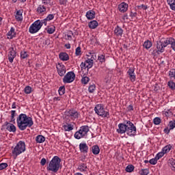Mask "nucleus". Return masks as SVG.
<instances>
[{"label": "nucleus", "mask_w": 175, "mask_h": 175, "mask_svg": "<svg viewBox=\"0 0 175 175\" xmlns=\"http://www.w3.org/2000/svg\"><path fill=\"white\" fill-rule=\"evenodd\" d=\"M118 129L116 130L118 133H126L128 136H136V126L132 122L128 120L118 124Z\"/></svg>", "instance_id": "obj_1"}, {"label": "nucleus", "mask_w": 175, "mask_h": 175, "mask_svg": "<svg viewBox=\"0 0 175 175\" xmlns=\"http://www.w3.org/2000/svg\"><path fill=\"white\" fill-rule=\"evenodd\" d=\"M16 124L20 131H25L27 128H31L33 125V120L27 114L21 113L16 118Z\"/></svg>", "instance_id": "obj_2"}, {"label": "nucleus", "mask_w": 175, "mask_h": 175, "mask_svg": "<svg viewBox=\"0 0 175 175\" xmlns=\"http://www.w3.org/2000/svg\"><path fill=\"white\" fill-rule=\"evenodd\" d=\"M61 165V158L58 156H54L51 161L49 163L46 170L48 172H53V173H57L59 170V165Z\"/></svg>", "instance_id": "obj_3"}, {"label": "nucleus", "mask_w": 175, "mask_h": 175, "mask_svg": "<svg viewBox=\"0 0 175 175\" xmlns=\"http://www.w3.org/2000/svg\"><path fill=\"white\" fill-rule=\"evenodd\" d=\"M172 38H161L159 41L157 42V49L153 51V53H163L165 51V47H167L170 44Z\"/></svg>", "instance_id": "obj_4"}, {"label": "nucleus", "mask_w": 175, "mask_h": 175, "mask_svg": "<svg viewBox=\"0 0 175 175\" xmlns=\"http://www.w3.org/2000/svg\"><path fill=\"white\" fill-rule=\"evenodd\" d=\"M94 111L97 116L103 117V118H110V113L109 110L105 109V105L103 104H98L94 107Z\"/></svg>", "instance_id": "obj_5"}, {"label": "nucleus", "mask_w": 175, "mask_h": 175, "mask_svg": "<svg viewBox=\"0 0 175 175\" xmlns=\"http://www.w3.org/2000/svg\"><path fill=\"white\" fill-rule=\"evenodd\" d=\"M25 151V142L24 141H19L16 146L12 150V154L14 155V159L20 155V154H23Z\"/></svg>", "instance_id": "obj_6"}, {"label": "nucleus", "mask_w": 175, "mask_h": 175, "mask_svg": "<svg viewBox=\"0 0 175 175\" xmlns=\"http://www.w3.org/2000/svg\"><path fill=\"white\" fill-rule=\"evenodd\" d=\"M80 113L75 110V109H69L68 111H65V120L66 122H70V120L75 121V120H77ZM70 118V119H69Z\"/></svg>", "instance_id": "obj_7"}, {"label": "nucleus", "mask_w": 175, "mask_h": 175, "mask_svg": "<svg viewBox=\"0 0 175 175\" xmlns=\"http://www.w3.org/2000/svg\"><path fill=\"white\" fill-rule=\"evenodd\" d=\"M75 79L76 74H75V72L70 71L64 75L63 78V83H64V84H69L70 83H73Z\"/></svg>", "instance_id": "obj_8"}, {"label": "nucleus", "mask_w": 175, "mask_h": 175, "mask_svg": "<svg viewBox=\"0 0 175 175\" xmlns=\"http://www.w3.org/2000/svg\"><path fill=\"white\" fill-rule=\"evenodd\" d=\"M42 28V25L39 23V21H36L29 28V32L30 33H36L40 31Z\"/></svg>", "instance_id": "obj_9"}, {"label": "nucleus", "mask_w": 175, "mask_h": 175, "mask_svg": "<svg viewBox=\"0 0 175 175\" xmlns=\"http://www.w3.org/2000/svg\"><path fill=\"white\" fill-rule=\"evenodd\" d=\"M80 66L81 70H83V69H87V72H88L90 69H91V68L94 66V59H88L85 61V62H82Z\"/></svg>", "instance_id": "obj_10"}, {"label": "nucleus", "mask_w": 175, "mask_h": 175, "mask_svg": "<svg viewBox=\"0 0 175 175\" xmlns=\"http://www.w3.org/2000/svg\"><path fill=\"white\" fill-rule=\"evenodd\" d=\"M56 69L59 76L61 77H64V76H65V73H66V68H65V66L62 64V63L56 64Z\"/></svg>", "instance_id": "obj_11"}, {"label": "nucleus", "mask_w": 175, "mask_h": 175, "mask_svg": "<svg viewBox=\"0 0 175 175\" xmlns=\"http://www.w3.org/2000/svg\"><path fill=\"white\" fill-rule=\"evenodd\" d=\"M9 53H8V61L10 64H13V61L14 58H16V49L14 50V47H10L9 49Z\"/></svg>", "instance_id": "obj_12"}, {"label": "nucleus", "mask_w": 175, "mask_h": 175, "mask_svg": "<svg viewBox=\"0 0 175 175\" xmlns=\"http://www.w3.org/2000/svg\"><path fill=\"white\" fill-rule=\"evenodd\" d=\"M130 81L135 83L136 81V75H135V68H130L127 72Z\"/></svg>", "instance_id": "obj_13"}, {"label": "nucleus", "mask_w": 175, "mask_h": 175, "mask_svg": "<svg viewBox=\"0 0 175 175\" xmlns=\"http://www.w3.org/2000/svg\"><path fill=\"white\" fill-rule=\"evenodd\" d=\"M4 126H6V129L9 131V132H16V128L14 124L12 123H9L8 122H5L4 124Z\"/></svg>", "instance_id": "obj_14"}, {"label": "nucleus", "mask_w": 175, "mask_h": 175, "mask_svg": "<svg viewBox=\"0 0 175 175\" xmlns=\"http://www.w3.org/2000/svg\"><path fill=\"white\" fill-rule=\"evenodd\" d=\"M79 150L81 152L87 154V152H88V146H87V144L85 143H81L79 144Z\"/></svg>", "instance_id": "obj_15"}, {"label": "nucleus", "mask_w": 175, "mask_h": 175, "mask_svg": "<svg viewBox=\"0 0 175 175\" xmlns=\"http://www.w3.org/2000/svg\"><path fill=\"white\" fill-rule=\"evenodd\" d=\"M59 58L61 61H69V55L66 52H61L59 54Z\"/></svg>", "instance_id": "obj_16"}, {"label": "nucleus", "mask_w": 175, "mask_h": 175, "mask_svg": "<svg viewBox=\"0 0 175 175\" xmlns=\"http://www.w3.org/2000/svg\"><path fill=\"white\" fill-rule=\"evenodd\" d=\"M85 16L88 20H94V18H95V11L92 10H89L86 12Z\"/></svg>", "instance_id": "obj_17"}, {"label": "nucleus", "mask_w": 175, "mask_h": 175, "mask_svg": "<svg viewBox=\"0 0 175 175\" xmlns=\"http://www.w3.org/2000/svg\"><path fill=\"white\" fill-rule=\"evenodd\" d=\"M118 10L122 13H125L128 10V4L126 3H122L118 5Z\"/></svg>", "instance_id": "obj_18"}, {"label": "nucleus", "mask_w": 175, "mask_h": 175, "mask_svg": "<svg viewBox=\"0 0 175 175\" xmlns=\"http://www.w3.org/2000/svg\"><path fill=\"white\" fill-rule=\"evenodd\" d=\"M84 136L85 135H84V133H83V130L81 129V127L74 135V137H75V139H77L78 140H79V139H81L82 137H84Z\"/></svg>", "instance_id": "obj_19"}, {"label": "nucleus", "mask_w": 175, "mask_h": 175, "mask_svg": "<svg viewBox=\"0 0 175 175\" xmlns=\"http://www.w3.org/2000/svg\"><path fill=\"white\" fill-rule=\"evenodd\" d=\"M47 10V8H46V6L40 5L37 8V13L38 14H44V12Z\"/></svg>", "instance_id": "obj_20"}, {"label": "nucleus", "mask_w": 175, "mask_h": 175, "mask_svg": "<svg viewBox=\"0 0 175 175\" xmlns=\"http://www.w3.org/2000/svg\"><path fill=\"white\" fill-rule=\"evenodd\" d=\"M114 33L116 36H122V33H124V30L120 26L117 25L115 28Z\"/></svg>", "instance_id": "obj_21"}, {"label": "nucleus", "mask_w": 175, "mask_h": 175, "mask_svg": "<svg viewBox=\"0 0 175 175\" xmlns=\"http://www.w3.org/2000/svg\"><path fill=\"white\" fill-rule=\"evenodd\" d=\"M87 75H88V72H86V73L83 74L81 80L82 84H88L90 81V77H87Z\"/></svg>", "instance_id": "obj_22"}, {"label": "nucleus", "mask_w": 175, "mask_h": 175, "mask_svg": "<svg viewBox=\"0 0 175 175\" xmlns=\"http://www.w3.org/2000/svg\"><path fill=\"white\" fill-rule=\"evenodd\" d=\"M99 25V23L96 21H92L88 23V27L90 29H95Z\"/></svg>", "instance_id": "obj_23"}, {"label": "nucleus", "mask_w": 175, "mask_h": 175, "mask_svg": "<svg viewBox=\"0 0 175 175\" xmlns=\"http://www.w3.org/2000/svg\"><path fill=\"white\" fill-rule=\"evenodd\" d=\"M92 152L94 154V155H98L99 154V152H100V149L99 148V146L94 145L92 148Z\"/></svg>", "instance_id": "obj_24"}, {"label": "nucleus", "mask_w": 175, "mask_h": 175, "mask_svg": "<svg viewBox=\"0 0 175 175\" xmlns=\"http://www.w3.org/2000/svg\"><path fill=\"white\" fill-rule=\"evenodd\" d=\"M111 77H113V74L108 72L104 79V81L106 84H110L111 82Z\"/></svg>", "instance_id": "obj_25"}, {"label": "nucleus", "mask_w": 175, "mask_h": 175, "mask_svg": "<svg viewBox=\"0 0 175 175\" xmlns=\"http://www.w3.org/2000/svg\"><path fill=\"white\" fill-rule=\"evenodd\" d=\"M15 19L16 21H23V12L21 10L16 11Z\"/></svg>", "instance_id": "obj_26"}, {"label": "nucleus", "mask_w": 175, "mask_h": 175, "mask_svg": "<svg viewBox=\"0 0 175 175\" xmlns=\"http://www.w3.org/2000/svg\"><path fill=\"white\" fill-rule=\"evenodd\" d=\"M63 128L66 132H70V131H73V125L69 123H66V124L63 125Z\"/></svg>", "instance_id": "obj_27"}, {"label": "nucleus", "mask_w": 175, "mask_h": 175, "mask_svg": "<svg viewBox=\"0 0 175 175\" xmlns=\"http://www.w3.org/2000/svg\"><path fill=\"white\" fill-rule=\"evenodd\" d=\"M46 141V137H44V136L43 135H38L36 137V143H44V142Z\"/></svg>", "instance_id": "obj_28"}, {"label": "nucleus", "mask_w": 175, "mask_h": 175, "mask_svg": "<svg viewBox=\"0 0 175 175\" xmlns=\"http://www.w3.org/2000/svg\"><path fill=\"white\" fill-rule=\"evenodd\" d=\"M8 36H10V39H13V38H16V32L14 31V28L11 27L10 31L7 33Z\"/></svg>", "instance_id": "obj_29"}, {"label": "nucleus", "mask_w": 175, "mask_h": 175, "mask_svg": "<svg viewBox=\"0 0 175 175\" xmlns=\"http://www.w3.org/2000/svg\"><path fill=\"white\" fill-rule=\"evenodd\" d=\"M168 165L171 167L172 170L175 172V160L174 159H170L168 161Z\"/></svg>", "instance_id": "obj_30"}, {"label": "nucleus", "mask_w": 175, "mask_h": 175, "mask_svg": "<svg viewBox=\"0 0 175 175\" xmlns=\"http://www.w3.org/2000/svg\"><path fill=\"white\" fill-rule=\"evenodd\" d=\"M152 46V42L150 40H146L143 46L146 49V50H148V49H151V46Z\"/></svg>", "instance_id": "obj_31"}, {"label": "nucleus", "mask_w": 175, "mask_h": 175, "mask_svg": "<svg viewBox=\"0 0 175 175\" xmlns=\"http://www.w3.org/2000/svg\"><path fill=\"white\" fill-rule=\"evenodd\" d=\"M170 150H172V145L168 144L164 146L161 151H163L164 154H167V152H169Z\"/></svg>", "instance_id": "obj_32"}, {"label": "nucleus", "mask_w": 175, "mask_h": 175, "mask_svg": "<svg viewBox=\"0 0 175 175\" xmlns=\"http://www.w3.org/2000/svg\"><path fill=\"white\" fill-rule=\"evenodd\" d=\"M81 129H82L84 136L87 135L88 132H90V127L88 126H81Z\"/></svg>", "instance_id": "obj_33"}, {"label": "nucleus", "mask_w": 175, "mask_h": 175, "mask_svg": "<svg viewBox=\"0 0 175 175\" xmlns=\"http://www.w3.org/2000/svg\"><path fill=\"white\" fill-rule=\"evenodd\" d=\"M66 38V40H72V36H73V31L69 30L67 31V33L64 35Z\"/></svg>", "instance_id": "obj_34"}, {"label": "nucleus", "mask_w": 175, "mask_h": 175, "mask_svg": "<svg viewBox=\"0 0 175 175\" xmlns=\"http://www.w3.org/2000/svg\"><path fill=\"white\" fill-rule=\"evenodd\" d=\"M28 57H29V55L27 51H22L21 52V58H22V59H25V58H28Z\"/></svg>", "instance_id": "obj_35"}, {"label": "nucleus", "mask_w": 175, "mask_h": 175, "mask_svg": "<svg viewBox=\"0 0 175 175\" xmlns=\"http://www.w3.org/2000/svg\"><path fill=\"white\" fill-rule=\"evenodd\" d=\"M133 170H135V166H133V165H129L126 167V172L127 173H132Z\"/></svg>", "instance_id": "obj_36"}, {"label": "nucleus", "mask_w": 175, "mask_h": 175, "mask_svg": "<svg viewBox=\"0 0 175 175\" xmlns=\"http://www.w3.org/2000/svg\"><path fill=\"white\" fill-rule=\"evenodd\" d=\"M167 85L170 90H172V91H174L175 90V83L172 81H170L167 83Z\"/></svg>", "instance_id": "obj_37"}, {"label": "nucleus", "mask_w": 175, "mask_h": 175, "mask_svg": "<svg viewBox=\"0 0 175 175\" xmlns=\"http://www.w3.org/2000/svg\"><path fill=\"white\" fill-rule=\"evenodd\" d=\"M14 117H16V111L14 110H12L11 111V120L10 122H15L16 119L14 118Z\"/></svg>", "instance_id": "obj_38"}, {"label": "nucleus", "mask_w": 175, "mask_h": 175, "mask_svg": "<svg viewBox=\"0 0 175 175\" xmlns=\"http://www.w3.org/2000/svg\"><path fill=\"white\" fill-rule=\"evenodd\" d=\"M161 121L162 120H161V118L156 117L153 119V124H154V125H159V124H161Z\"/></svg>", "instance_id": "obj_39"}, {"label": "nucleus", "mask_w": 175, "mask_h": 175, "mask_svg": "<svg viewBox=\"0 0 175 175\" xmlns=\"http://www.w3.org/2000/svg\"><path fill=\"white\" fill-rule=\"evenodd\" d=\"M78 169H79L81 172H85V170L87 169V164L81 163L79 165Z\"/></svg>", "instance_id": "obj_40"}, {"label": "nucleus", "mask_w": 175, "mask_h": 175, "mask_svg": "<svg viewBox=\"0 0 175 175\" xmlns=\"http://www.w3.org/2000/svg\"><path fill=\"white\" fill-rule=\"evenodd\" d=\"M98 59L101 64H103V62H106V58L105 55H98Z\"/></svg>", "instance_id": "obj_41"}, {"label": "nucleus", "mask_w": 175, "mask_h": 175, "mask_svg": "<svg viewBox=\"0 0 175 175\" xmlns=\"http://www.w3.org/2000/svg\"><path fill=\"white\" fill-rule=\"evenodd\" d=\"M59 95L62 96L65 94V85L60 86L59 88Z\"/></svg>", "instance_id": "obj_42"}, {"label": "nucleus", "mask_w": 175, "mask_h": 175, "mask_svg": "<svg viewBox=\"0 0 175 175\" xmlns=\"http://www.w3.org/2000/svg\"><path fill=\"white\" fill-rule=\"evenodd\" d=\"M137 8L138 10H142H142H147V9H148V6L144 4H142L140 5H137Z\"/></svg>", "instance_id": "obj_43"}, {"label": "nucleus", "mask_w": 175, "mask_h": 175, "mask_svg": "<svg viewBox=\"0 0 175 175\" xmlns=\"http://www.w3.org/2000/svg\"><path fill=\"white\" fill-rule=\"evenodd\" d=\"M96 88V86L95 85V84L90 85L88 88V91L90 94H92V92L95 91Z\"/></svg>", "instance_id": "obj_44"}, {"label": "nucleus", "mask_w": 175, "mask_h": 175, "mask_svg": "<svg viewBox=\"0 0 175 175\" xmlns=\"http://www.w3.org/2000/svg\"><path fill=\"white\" fill-rule=\"evenodd\" d=\"M148 173H150L148 169H142V170L139 171V174L141 175H148Z\"/></svg>", "instance_id": "obj_45"}, {"label": "nucleus", "mask_w": 175, "mask_h": 175, "mask_svg": "<svg viewBox=\"0 0 175 175\" xmlns=\"http://www.w3.org/2000/svg\"><path fill=\"white\" fill-rule=\"evenodd\" d=\"M168 126H170V129L173 130L175 128V120H171L169 122Z\"/></svg>", "instance_id": "obj_46"}, {"label": "nucleus", "mask_w": 175, "mask_h": 175, "mask_svg": "<svg viewBox=\"0 0 175 175\" xmlns=\"http://www.w3.org/2000/svg\"><path fill=\"white\" fill-rule=\"evenodd\" d=\"M24 91L26 94H31L32 92V88L31 86H26L24 89Z\"/></svg>", "instance_id": "obj_47"}, {"label": "nucleus", "mask_w": 175, "mask_h": 175, "mask_svg": "<svg viewBox=\"0 0 175 175\" xmlns=\"http://www.w3.org/2000/svg\"><path fill=\"white\" fill-rule=\"evenodd\" d=\"M170 44H171V49H172V50L175 51V39L174 38H171V42Z\"/></svg>", "instance_id": "obj_48"}, {"label": "nucleus", "mask_w": 175, "mask_h": 175, "mask_svg": "<svg viewBox=\"0 0 175 175\" xmlns=\"http://www.w3.org/2000/svg\"><path fill=\"white\" fill-rule=\"evenodd\" d=\"M149 163H150V165H157V163H158V159L156 157L151 159L149 161Z\"/></svg>", "instance_id": "obj_49"}, {"label": "nucleus", "mask_w": 175, "mask_h": 175, "mask_svg": "<svg viewBox=\"0 0 175 175\" xmlns=\"http://www.w3.org/2000/svg\"><path fill=\"white\" fill-rule=\"evenodd\" d=\"M169 76L171 79H175V69H172L170 70Z\"/></svg>", "instance_id": "obj_50"}, {"label": "nucleus", "mask_w": 175, "mask_h": 175, "mask_svg": "<svg viewBox=\"0 0 175 175\" xmlns=\"http://www.w3.org/2000/svg\"><path fill=\"white\" fill-rule=\"evenodd\" d=\"M37 21H38V23H40V24L41 25V27H43V24L46 26L47 25V19L46 18H44L42 21L40 20H37Z\"/></svg>", "instance_id": "obj_51"}, {"label": "nucleus", "mask_w": 175, "mask_h": 175, "mask_svg": "<svg viewBox=\"0 0 175 175\" xmlns=\"http://www.w3.org/2000/svg\"><path fill=\"white\" fill-rule=\"evenodd\" d=\"M75 55L77 56L81 55V47L80 46L77 47V49H75Z\"/></svg>", "instance_id": "obj_52"}, {"label": "nucleus", "mask_w": 175, "mask_h": 175, "mask_svg": "<svg viewBox=\"0 0 175 175\" xmlns=\"http://www.w3.org/2000/svg\"><path fill=\"white\" fill-rule=\"evenodd\" d=\"M53 32H55V27L48 28L47 33H49V35L53 34Z\"/></svg>", "instance_id": "obj_53"}, {"label": "nucleus", "mask_w": 175, "mask_h": 175, "mask_svg": "<svg viewBox=\"0 0 175 175\" xmlns=\"http://www.w3.org/2000/svg\"><path fill=\"white\" fill-rule=\"evenodd\" d=\"M164 114L165 117H170L171 116H173V113L170 109H167V111H164Z\"/></svg>", "instance_id": "obj_54"}, {"label": "nucleus", "mask_w": 175, "mask_h": 175, "mask_svg": "<svg viewBox=\"0 0 175 175\" xmlns=\"http://www.w3.org/2000/svg\"><path fill=\"white\" fill-rule=\"evenodd\" d=\"M164 155H165V154L161 150V152H159V153H157L155 157L157 159V160L159 161V159H161V158H162V157H163Z\"/></svg>", "instance_id": "obj_55"}, {"label": "nucleus", "mask_w": 175, "mask_h": 175, "mask_svg": "<svg viewBox=\"0 0 175 175\" xmlns=\"http://www.w3.org/2000/svg\"><path fill=\"white\" fill-rule=\"evenodd\" d=\"M8 165L7 163H0V170H3V169H6Z\"/></svg>", "instance_id": "obj_56"}, {"label": "nucleus", "mask_w": 175, "mask_h": 175, "mask_svg": "<svg viewBox=\"0 0 175 175\" xmlns=\"http://www.w3.org/2000/svg\"><path fill=\"white\" fill-rule=\"evenodd\" d=\"M54 15L55 14H49L46 18H45L46 19V21H51V20H53L54 19Z\"/></svg>", "instance_id": "obj_57"}, {"label": "nucleus", "mask_w": 175, "mask_h": 175, "mask_svg": "<svg viewBox=\"0 0 175 175\" xmlns=\"http://www.w3.org/2000/svg\"><path fill=\"white\" fill-rule=\"evenodd\" d=\"M153 90L155 91V92H157V91H159L161 90V88L159 87V85L158 83H155V85H153Z\"/></svg>", "instance_id": "obj_58"}, {"label": "nucleus", "mask_w": 175, "mask_h": 175, "mask_svg": "<svg viewBox=\"0 0 175 175\" xmlns=\"http://www.w3.org/2000/svg\"><path fill=\"white\" fill-rule=\"evenodd\" d=\"M137 16V12H133L132 11H131L130 13V17L133 20V18H135V17Z\"/></svg>", "instance_id": "obj_59"}, {"label": "nucleus", "mask_w": 175, "mask_h": 175, "mask_svg": "<svg viewBox=\"0 0 175 175\" xmlns=\"http://www.w3.org/2000/svg\"><path fill=\"white\" fill-rule=\"evenodd\" d=\"M59 5H63L64 6L66 5L68 3V0H59Z\"/></svg>", "instance_id": "obj_60"}, {"label": "nucleus", "mask_w": 175, "mask_h": 175, "mask_svg": "<svg viewBox=\"0 0 175 175\" xmlns=\"http://www.w3.org/2000/svg\"><path fill=\"white\" fill-rule=\"evenodd\" d=\"M47 161L46 160L45 158H42L40 161V165L41 166H44V165H46Z\"/></svg>", "instance_id": "obj_61"}, {"label": "nucleus", "mask_w": 175, "mask_h": 175, "mask_svg": "<svg viewBox=\"0 0 175 175\" xmlns=\"http://www.w3.org/2000/svg\"><path fill=\"white\" fill-rule=\"evenodd\" d=\"M170 131H172V129L167 127L164 129V133H166V135H169V133H170Z\"/></svg>", "instance_id": "obj_62"}, {"label": "nucleus", "mask_w": 175, "mask_h": 175, "mask_svg": "<svg viewBox=\"0 0 175 175\" xmlns=\"http://www.w3.org/2000/svg\"><path fill=\"white\" fill-rule=\"evenodd\" d=\"M127 109H128V111H133V105H129L127 107Z\"/></svg>", "instance_id": "obj_63"}, {"label": "nucleus", "mask_w": 175, "mask_h": 175, "mask_svg": "<svg viewBox=\"0 0 175 175\" xmlns=\"http://www.w3.org/2000/svg\"><path fill=\"white\" fill-rule=\"evenodd\" d=\"M42 2L44 5H49V3H50V0H42Z\"/></svg>", "instance_id": "obj_64"}]
</instances>
